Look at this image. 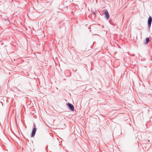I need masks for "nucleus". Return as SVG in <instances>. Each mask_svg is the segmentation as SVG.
Listing matches in <instances>:
<instances>
[{"label": "nucleus", "instance_id": "f257e3e1", "mask_svg": "<svg viewBox=\"0 0 152 152\" xmlns=\"http://www.w3.org/2000/svg\"><path fill=\"white\" fill-rule=\"evenodd\" d=\"M68 107L71 111H74L75 108L74 106L68 102L67 104Z\"/></svg>", "mask_w": 152, "mask_h": 152}, {"label": "nucleus", "instance_id": "f03ea898", "mask_svg": "<svg viewBox=\"0 0 152 152\" xmlns=\"http://www.w3.org/2000/svg\"><path fill=\"white\" fill-rule=\"evenodd\" d=\"M152 21V18L151 16H150L148 20V28H150Z\"/></svg>", "mask_w": 152, "mask_h": 152}, {"label": "nucleus", "instance_id": "7ed1b4c3", "mask_svg": "<svg viewBox=\"0 0 152 152\" xmlns=\"http://www.w3.org/2000/svg\"><path fill=\"white\" fill-rule=\"evenodd\" d=\"M103 14L105 15V18L107 20H108L109 18V14L107 10H106L103 12Z\"/></svg>", "mask_w": 152, "mask_h": 152}, {"label": "nucleus", "instance_id": "20e7f679", "mask_svg": "<svg viewBox=\"0 0 152 152\" xmlns=\"http://www.w3.org/2000/svg\"><path fill=\"white\" fill-rule=\"evenodd\" d=\"M37 129L36 128L35 126L33 128V130H32V132L31 135V137H34V136L35 134Z\"/></svg>", "mask_w": 152, "mask_h": 152}, {"label": "nucleus", "instance_id": "39448f33", "mask_svg": "<svg viewBox=\"0 0 152 152\" xmlns=\"http://www.w3.org/2000/svg\"><path fill=\"white\" fill-rule=\"evenodd\" d=\"M150 41V39L148 38H146L145 39V41L144 43V44H146L148 43Z\"/></svg>", "mask_w": 152, "mask_h": 152}]
</instances>
